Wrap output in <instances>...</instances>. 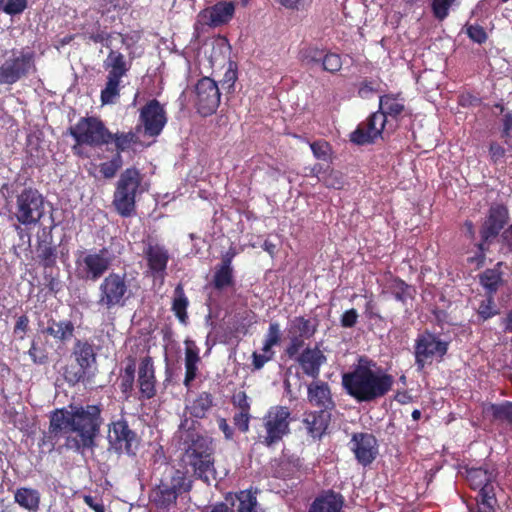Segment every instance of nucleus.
<instances>
[{"mask_svg": "<svg viewBox=\"0 0 512 512\" xmlns=\"http://www.w3.org/2000/svg\"><path fill=\"white\" fill-rule=\"evenodd\" d=\"M103 424L102 407L99 404L69 405L57 408L49 414L48 431L43 434L40 446L53 451L60 438H65V447L77 453L96 447Z\"/></svg>", "mask_w": 512, "mask_h": 512, "instance_id": "nucleus-1", "label": "nucleus"}, {"mask_svg": "<svg viewBox=\"0 0 512 512\" xmlns=\"http://www.w3.org/2000/svg\"><path fill=\"white\" fill-rule=\"evenodd\" d=\"M394 377L367 356H359L351 370L342 374L343 390L357 403H371L393 388Z\"/></svg>", "mask_w": 512, "mask_h": 512, "instance_id": "nucleus-2", "label": "nucleus"}, {"mask_svg": "<svg viewBox=\"0 0 512 512\" xmlns=\"http://www.w3.org/2000/svg\"><path fill=\"white\" fill-rule=\"evenodd\" d=\"M67 133L74 139L72 152L78 157H86L84 146L91 148L108 147L113 143L115 149L127 151L138 142V136L132 132H111L97 116L80 117L76 124L70 126ZM109 150V148H107Z\"/></svg>", "mask_w": 512, "mask_h": 512, "instance_id": "nucleus-3", "label": "nucleus"}, {"mask_svg": "<svg viewBox=\"0 0 512 512\" xmlns=\"http://www.w3.org/2000/svg\"><path fill=\"white\" fill-rule=\"evenodd\" d=\"M468 487L476 491L475 512H495L498 507L497 489H499V471L492 461L468 463L462 467Z\"/></svg>", "mask_w": 512, "mask_h": 512, "instance_id": "nucleus-4", "label": "nucleus"}, {"mask_svg": "<svg viewBox=\"0 0 512 512\" xmlns=\"http://www.w3.org/2000/svg\"><path fill=\"white\" fill-rule=\"evenodd\" d=\"M192 488V481L186 472L166 465L159 482L151 489L150 503L159 512H169L176 508L179 496Z\"/></svg>", "mask_w": 512, "mask_h": 512, "instance_id": "nucleus-5", "label": "nucleus"}, {"mask_svg": "<svg viewBox=\"0 0 512 512\" xmlns=\"http://www.w3.org/2000/svg\"><path fill=\"white\" fill-rule=\"evenodd\" d=\"M185 444L182 460L192 468L194 476L208 484L211 478L216 479L212 440L194 431H188Z\"/></svg>", "mask_w": 512, "mask_h": 512, "instance_id": "nucleus-6", "label": "nucleus"}, {"mask_svg": "<svg viewBox=\"0 0 512 512\" xmlns=\"http://www.w3.org/2000/svg\"><path fill=\"white\" fill-rule=\"evenodd\" d=\"M262 423L256 428V443L274 448L291 432V411L287 406H271L262 417Z\"/></svg>", "mask_w": 512, "mask_h": 512, "instance_id": "nucleus-7", "label": "nucleus"}, {"mask_svg": "<svg viewBox=\"0 0 512 512\" xmlns=\"http://www.w3.org/2000/svg\"><path fill=\"white\" fill-rule=\"evenodd\" d=\"M3 57L0 65V85H13L37 72V54L30 47L12 48Z\"/></svg>", "mask_w": 512, "mask_h": 512, "instance_id": "nucleus-8", "label": "nucleus"}, {"mask_svg": "<svg viewBox=\"0 0 512 512\" xmlns=\"http://www.w3.org/2000/svg\"><path fill=\"white\" fill-rule=\"evenodd\" d=\"M132 296L131 282L127 274L112 271L98 286L97 305L107 311L123 308Z\"/></svg>", "mask_w": 512, "mask_h": 512, "instance_id": "nucleus-9", "label": "nucleus"}, {"mask_svg": "<svg viewBox=\"0 0 512 512\" xmlns=\"http://www.w3.org/2000/svg\"><path fill=\"white\" fill-rule=\"evenodd\" d=\"M53 227L54 225L42 228V235L37 238L36 257L43 267L44 285L56 295L61 290V281L59 268L56 266L58 250L57 246L53 244Z\"/></svg>", "mask_w": 512, "mask_h": 512, "instance_id": "nucleus-10", "label": "nucleus"}, {"mask_svg": "<svg viewBox=\"0 0 512 512\" xmlns=\"http://www.w3.org/2000/svg\"><path fill=\"white\" fill-rule=\"evenodd\" d=\"M143 177L136 167L126 168L119 176L113 194L112 205L124 218L136 214V196L140 190Z\"/></svg>", "mask_w": 512, "mask_h": 512, "instance_id": "nucleus-11", "label": "nucleus"}, {"mask_svg": "<svg viewBox=\"0 0 512 512\" xmlns=\"http://www.w3.org/2000/svg\"><path fill=\"white\" fill-rule=\"evenodd\" d=\"M12 217L26 227L37 225L45 215V198L33 187H26L15 196Z\"/></svg>", "mask_w": 512, "mask_h": 512, "instance_id": "nucleus-12", "label": "nucleus"}, {"mask_svg": "<svg viewBox=\"0 0 512 512\" xmlns=\"http://www.w3.org/2000/svg\"><path fill=\"white\" fill-rule=\"evenodd\" d=\"M140 437L130 428L124 418L112 421L108 425V450L121 455L135 456L140 445Z\"/></svg>", "mask_w": 512, "mask_h": 512, "instance_id": "nucleus-13", "label": "nucleus"}, {"mask_svg": "<svg viewBox=\"0 0 512 512\" xmlns=\"http://www.w3.org/2000/svg\"><path fill=\"white\" fill-rule=\"evenodd\" d=\"M72 357L78 365L77 370L65 371V379L72 384L84 381L91 368L96 364L97 353L94 344L87 339H76L72 348Z\"/></svg>", "mask_w": 512, "mask_h": 512, "instance_id": "nucleus-14", "label": "nucleus"}, {"mask_svg": "<svg viewBox=\"0 0 512 512\" xmlns=\"http://www.w3.org/2000/svg\"><path fill=\"white\" fill-rule=\"evenodd\" d=\"M76 276L80 280L96 281L108 271L112 264L107 248L77 257Z\"/></svg>", "mask_w": 512, "mask_h": 512, "instance_id": "nucleus-15", "label": "nucleus"}, {"mask_svg": "<svg viewBox=\"0 0 512 512\" xmlns=\"http://www.w3.org/2000/svg\"><path fill=\"white\" fill-rule=\"evenodd\" d=\"M387 124L389 121L382 112H373L350 134V141L360 146L375 143L378 138H382Z\"/></svg>", "mask_w": 512, "mask_h": 512, "instance_id": "nucleus-16", "label": "nucleus"}, {"mask_svg": "<svg viewBox=\"0 0 512 512\" xmlns=\"http://www.w3.org/2000/svg\"><path fill=\"white\" fill-rule=\"evenodd\" d=\"M415 364L419 371L423 370L428 360L434 356L442 358L448 351V342L440 340L434 334L426 332L419 335L415 343Z\"/></svg>", "mask_w": 512, "mask_h": 512, "instance_id": "nucleus-17", "label": "nucleus"}, {"mask_svg": "<svg viewBox=\"0 0 512 512\" xmlns=\"http://www.w3.org/2000/svg\"><path fill=\"white\" fill-rule=\"evenodd\" d=\"M195 90L197 112L203 117L215 113L221 98L217 83L209 77H203L197 82Z\"/></svg>", "mask_w": 512, "mask_h": 512, "instance_id": "nucleus-18", "label": "nucleus"}, {"mask_svg": "<svg viewBox=\"0 0 512 512\" xmlns=\"http://www.w3.org/2000/svg\"><path fill=\"white\" fill-rule=\"evenodd\" d=\"M139 121L144 127L145 135H160L167 123L164 106L157 99L149 100L140 110Z\"/></svg>", "mask_w": 512, "mask_h": 512, "instance_id": "nucleus-19", "label": "nucleus"}, {"mask_svg": "<svg viewBox=\"0 0 512 512\" xmlns=\"http://www.w3.org/2000/svg\"><path fill=\"white\" fill-rule=\"evenodd\" d=\"M509 219V209L505 204L492 203L480 227V238L483 241H493L508 224Z\"/></svg>", "mask_w": 512, "mask_h": 512, "instance_id": "nucleus-20", "label": "nucleus"}, {"mask_svg": "<svg viewBox=\"0 0 512 512\" xmlns=\"http://www.w3.org/2000/svg\"><path fill=\"white\" fill-rule=\"evenodd\" d=\"M156 375L153 358L146 355L140 360L136 384L138 387V399L150 400L157 394L156 389Z\"/></svg>", "mask_w": 512, "mask_h": 512, "instance_id": "nucleus-21", "label": "nucleus"}, {"mask_svg": "<svg viewBox=\"0 0 512 512\" xmlns=\"http://www.w3.org/2000/svg\"><path fill=\"white\" fill-rule=\"evenodd\" d=\"M304 375L313 379L320 376L321 367L326 364L327 357L318 345L305 347L295 360Z\"/></svg>", "mask_w": 512, "mask_h": 512, "instance_id": "nucleus-22", "label": "nucleus"}, {"mask_svg": "<svg viewBox=\"0 0 512 512\" xmlns=\"http://www.w3.org/2000/svg\"><path fill=\"white\" fill-rule=\"evenodd\" d=\"M352 450L355 458L363 466L370 465L378 454L377 439L369 433H355L352 436Z\"/></svg>", "mask_w": 512, "mask_h": 512, "instance_id": "nucleus-23", "label": "nucleus"}, {"mask_svg": "<svg viewBox=\"0 0 512 512\" xmlns=\"http://www.w3.org/2000/svg\"><path fill=\"white\" fill-rule=\"evenodd\" d=\"M307 399L311 405L327 412L336 407L331 388L325 381L317 380L310 383L307 387Z\"/></svg>", "mask_w": 512, "mask_h": 512, "instance_id": "nucleus-24", "label": "nucleus"}, {"mask_svg": "<svg viewBox=\"0 0 512 512\" xmlns=\"http://www.w3.org/2000/svg\"><path fill=\"white\" fill-rule=\"evenodd\" d=\"M344 504L345 499L341 493L328 489L315 497L308 512H342Z\"/></svg>", "mask_w": 512, "mask_h": 512, "instance_id": "nucleus-25", "label": "nucleus"}, {"mask_svg": "<svg viewBox=\"0 0 512 512\" xmlns=\"http://www.w3.org/2000/svg\"><path fill=\"white\" fill-rule=\"evenodd\" d=\"M302 468V461L296 455H282L271 462L273 477L279 479L294 478Z\"/></svg>", "mask_w": 512, "mask_h": 512, "instance_id": "nucleus-26", "label": "nucleus"}, {"mask_svg": "<svg viewBox=\"0 0 512 512\" xmlns=\"http://www.w3.org/2000/svg\"><path fill=\"white\" fill-rule=\"evenodd\" d=\"M504 263L499 261L492 268H487L478 274V281L483 288L485 295H496L499 289L505 284L502 271Z\"/></svg>", "mask_w": 512, "mask_h": 512, "instance_id": "nucleus-27", "label": "nucleus"}, {"mask_svg": "<svg viewBox=\"0 0 512 512\" xmlns=\"http://www.w3.org/2000/svg\"><path fill=\"white\" fill-rule=\"evenodd\" d=\"M330 421V412L319 410L305 413L302 423L307 433L312 438L316 439L321 438L325 434Z\"/></svg>", "mask_w": 512, "mask_h": 512, "instance_id": "nucleus-28", "label": "nucleus"}, {"mask_svg": "<svg viewBox=\"0 0 512 512\" xmlns=\"http://www.w3.org/2000/svg\"><path fill=\"white\" fill-rule=\"evenodd\" d=\"M235 12V6L232 2L220 1L212 7L205 9L202 15L207 19V24L217 27L228 23Z\"/></svg>", "mask_w": 512, "mask_h": 512, "instance_id": "nucleus-29", "label": "nucleus"}, {"mask_svg": "<svg viewBox=\"0 0 512 512\" xmlns=\"http://www.w3.org/2000/svg\"><path fill=\"white\" fill-rule=\"evenodd\" d=\"M143 253L147 260V265L153 274H160L166 270L169 253L164 246L148 243Z\"/></svg>", "mask_w": 512, "mask_h": 512, "instance_id": "nucleus-30", "label": "nucleus"}, {"mask_svg": "<svg viewBox=\"0 0 512 512\" xmlns=\"http://www.w3.org/2000/svg\"><path fill=\"white\" fill-rule=\"evenodd\" d=\"M185 348V377L183 384L186 388L191 387V383L195 380L198 373V363L201 358L199 356V349L194 341H186Z\"/></svg>", "mask_w": 512, "mask_h": 512, "instance_id": "nucleus-31", "label": "nucleus"}, {"mask_svg": "<svg viewBox=\"0 0 512 512\" xmlns=\"http://www.w3.org/2000/svg\"><path fill=\"white\" fill-rule=\"evenodd\" d=\"M385 278L389 283L388 289L397 301L405 304L408 299L414 298L415 289L401 278L394 276L391 271L385 273Z\"/></svg>", "mask_w": 512, "mask_h": 512, "instance_id": "nucleus-32", "label": "nucleus"}, {"mask_svg": "<svg viewBox=\"0 0 512 512\" xmlns=\"http://www.w3.org/2000/svg\"><path fill=\"white\" fill-rule=\"evenodd\" d=\"M45 332L52 336L56 341L65 344L73 338L75 326L71 320L66 319L56 321L54 319H50Z\"/></svg>", "mask_w": 512, "mask_h": 512, "instance_id": "nucleus-33", "label": "nucleus"}, {"mask_svg": "<svg viewBox=\"0 0 512 512\" xmlns=\"http://www.w3.org/2000/svg\"><path fill=\"white\" fill-rule=\"evenodd\" d=\"M104 68L108 70V76L122 79L129 72L131 63L126 61L125 56L121 52L110 50L104 61Z\"/></svg>", "mask_w": 512, "mask_h": 512, "instance_id": "nucleus-34", "label": "nucleus"}, {"mask_svg": "<svg viewBox=\"0 0 512 512\" xmlns=\"http://www.w3.org/2000/svg\"><path fill=\"white\" fill-rule=\"evenodd\" d=\"M189 306V299L185 294L184 287L181 283L177 284L172 298L171 310L175 317L181 324L186 325L188 323L187 309Z\"/></svg>", "mask_w": 512, "mask_h": 512, "instance_id": "nucleus-35", "label": "nucleus"}, {"mask_svg": "<svg viewBox=\"0 0 512 512\" xmlns=\"http://www.w3.org/2000/svg\"><path fill=\"white\" fill-rule=\"evenodd\" d=\"M40 493L29 487H20L14 493V501L21 508L36 512L40 505Z\"/></svg>", "mask_w": 512, "mask_h": 512, "instance_id": "nucleus-36", "label": "nucleus"}, {"mask_svg": "<svg viewBox=\"0 0 512 512\" xmlns=\"http://www.w3.org/2000/svg\"><path fill=\"white\" fill-rule=\"evenodd\" d=\"M214 406V397L210 392L203 391L197 395V397L187 405L186 409L190 415L197 419H203L206 417L209 410Z\"/></svg>", "mask_w": 512, "mask_h": 512, "instance_id": "nucleus-37", "label": "nucleus"}, {"mask_svg": "<svg viewBox=\"0 0 512 512\" xmlns=\"http://www.w3.org/2000/svg\"><path fill=\"white\" fill-rule=\"evenodd\" d=\"M483 412L491 417L493 422L507 423L512 425V402L490 403L483 408Z\"/></svg>", "mask_w": 512, "mask_h": 512, "instance_id": "nucleus-38", "label": "nucleus"}, {"mask_svg": "<svg viewBox=\"0 0 512 512\" xmlns=\"http://www.w3.org/2000/svg\"><path fill=\"white\" fill-rule=\"evenodd\" d=\"M235 498L238 501L236 512H265L258 503L256 491L253 492L251 489L240 490L235 493Z\"/></svg>", "mask_w": 512, "mask_h": 512, "instance_id": "nucleus-39", "label": "nucleus"}, {"mask_svg": "<svg viewBox=\"0 0 512 512\" xmlns=\"http://www.w3.org/2000/svg\"><path fill=\"white\" fill-rule=\"evenodd\" d=\"M404 110V104L393 94L382 95L379 99V110L377 112H382L386 120H388V117L397 120Z\"/></svg>", "mask_w": 512, "mask_h": 512, "instance_id": "nucleus-40", "label": "nucleus"}, {"mask_svg": "<svg viewBox=\"0 0 512 512\" xmlns=\"http://www.w3.org/2000/svg\"><path fill=\"white\" fill-rule=\"evenodd\" d=\"M317 332V323H312L310 319L303 316H297L290 321L288 334L312 338Z\"/></svg>", "mask_w": 512, "mask_h": 512, "instance_id": "nucleus-41", "label": "nucleus"}, {"mask_svg": "<svg viewBox=\"0 0 512 512\" xmlns=\"http://www.w3.org/2000/svg\"><path fill=\"white\" fill-rule=\"evenodd\" d=\"M326 49L313 43H303L298 51V60L305 65L320 64Z\"/></svg>", "mask_w": 512, "mask_h": 512, "instance_id": "nucleus-42", "label": "nucleus"}, {"mask_svg": "<svg viewBox=\"0 0 512 512\" xmlns=\"http://www.w3.org/2000/svg\"><path fill=\"white\" fill-rule=\"evenodd\" d=\"M121 78L107 75L105 87L101 90L100 99L103 105L112 104L120 95Z\"/></svg>", "mask_w": 512, "mask_h": 512, "instance_id": "nucleus-43", "label": "nucleus"}, {"mask_svg": "<svg viewBox=\"0 0 512 512\" xmlns=\"http://www.w3.org/2000/svg\"><path fill=\"white\" fill-rule=\"evenodd\" d=\"M212 285L218 291L233 287L235 285L234 270H226L216 266Z\"/></svg>", "mask_w": 512, "mask_h": 512, "instance_id": "nucleus-44", "label": "nucleus"}, {"mask_svg": "<svg viewBox=\"0 0 512 512\" xmlns=\"http://www.w3.org/2000/svg\"><path fill=\"white\" fill-rule=\"evenodd\" d=\"M116 153L111 157L109 161L103 162L99 165V170L101 175L105 179H111L116 176L119 169L123 166V160L121 153L123 151H119L115 149Z\"/></svg>", "mask_w": 512, "mask_h": 512, "instance_id": "nucleus-45", "label": "nucleus"}, {"mask_svg": "<svg viewBox=\"0 0 512 512\" xmlns=\"http://www.w3.org/2000/svg\"><path fill=\"white\" fill-rule=\"evenodd\" d=\"M320 64L323 71L336 74L341 70L343 62L340 54L326 49Z\"/></svg>", "mask_w": 512, "mask_h": 512, "instance_id": "nucleus-46", "label": "nucleus"}, {"mask_svg": "<svg viewBox=\"0 0 512 512\" xmlns=\"http://www.w3.org/2000/svg\"><path fill=\"white\" fill-rule=\"evenodd\" d=\"M288 340L289 342L284 353L289 359L296 360L297 356L304 349L305 341L309 340V338L288 334Z\"/></svg>", "mask_w": 512, "mask_h": 512, "instance_id": "nucleus-47", "label": "nucleus"}, {"mask_svg": "<svg viewBox=\"0 0 512 512\" xmlns=\"http://www.w3.org/2000/svg\"><path fill=\"white\" fill-rule=\"evenodd\" d=\"M319 181H321L327 188L342 189L344 186L342 173L334 169L324 171L323 175L319 177Z\"/></svg>", "mask_w": 512, "mask_h": 512, "instance_id": "nucleus-48", "label": "nucleus"}, {"mask_svg": "<svg viewBox=\"0 0 512 512\" xmlns=\"http://www.w3.org/2000/svg\"><path fill=\"white\" fill-rule=\"evenodd\" d=\"M485 299L481 301L477 309L478 315L483 319L487 320L495 316L498 311L495 309L494 295H485Z\"/></svg>", "mask_w": 512, "mask_h": 512, "instance_id": "nucleus-49", "label": "nucleus"}, {"mask_svg": "<svg viewBox=\"0 0 512 512\" xmlns=\"http://www.w3.org/2000/svg\"><path fill=\"white\" fill-rule=\"evenodd\" d=\"M455 0H433L432 13L436 19L443 21L449 14V9Z\"/></svg>", "mask_w": 512, "mask_h": 512, "instance_id": "nucleus-50", "label": "nucleus"}, {"mask_svg": "<svg viewBox=\"0 0 512 512\" xmlns=\"http://www.w3.org/2000/svg\"><path fill=\"white\" fill-rule=\"evenodd\" d=\"M119 380V389L124 400L128 401L134 395L135 377L120 373Z\"/></svg>", "mask_w": 512, "mask_h": 512, "instance_id": "nucleus-51", "label": "nucleus"}, {"mask_svg": "<svg viewBox=\"0 0 512 512\" xmlns=\"http://www.w3.org/2000/svg\"><path fill=\"white\" fill-rule=\"evenodd\" d=\"M310 148L315 158L319 160H328L331 154V145L325 140L314 141Z\"/></svg>", "mask_w": 512, "mask_h": 512, "instance_id": "nucleus-52", "label": "nucleus"}, {"mask_svg": "<svg viewBox=\"0 0 512 512\" xmlns=\"http://www.w3.org/2000/svg\"><path fill=\"white\" fill-rule=\"evenodd\" d=\"M28 354L34 364L43 365L48 362V353L44 347H39L35 341H32Z\"/></svg>", "mask_w": 512, "mask_h": 512, "instance_id": "nucleus-53", "label": "nucleus"}, {"mask_svg": "<svg viewBox=\"0 0 512 512\" xmlns=\"http://www.w3.org/2000/svg\"><path fill=\"white\" fill-rule=\"evenodd\" d=\"M233 424L241 432L247 433L250 427L251 412L238 411L233 415Z\"/></svg>", "mask_w": 512, "mask_h": 512, "instance_id": "nucleus-54", "label": "nucleus"}, {"mask_svg": "<svg viewBox=\"0 0 512 512\" xmlns=\"http://www.w3.org/2000/svg\"><path fill=\"white\" fill-rule=\"evenodd\" d=\"M264 342L277 346L281 342V330L278 322H271L268 327L267 334L265 335Z\"/></svg>", "mask_w": 512, "mask_h": 512, "instance_id": "nucleus-55", "label": "nucleus"}, {"mask_svg": "<svg viewBox=\"0 0 512 512\" xmlns=\"http://www.w3.org/2000/svg\"><path fill=\"white\" fill-rule=\"evenodd\" d=\"M488 152L492 164H498L506 156V149L497 141L490 142Z\"/></svg>", "mask_w": 512, "mask_h": 512, "instance_id": "nucleus-56", "label": "nucleus"}, {"mask_svg": "<svg viewBox=\"0 0 512 512\" xmlns=\"http://www.w3.org/2000/svg\"><path fill=\"white\" fill-rule=\"evenodd\" d=\"M232 405L239 411L251 412V404L245 391H239L231 399Z\"/></svg>", "mask_w": 512, "mask_h": 512, "instance_id": "nucleus-57", "label": "nucleus"}, {"mask_svg": "<svg viewBox=\"0 0 512 512\" xmlns=\"http://www.w3.org/2000/svg\"><path fill=\"white\" fill-rule=\"evenodd\" d=\"M468 37L475 43L483 44L487 40V33L480 25H470L467 28Z\"/></svg>", "mask_w": 512, "mask_h": 512, "instance_id": "nucleus-58", "label": "nucleus"}, {"mask_svg": "<svg viewBox=\"0 0 512 512\" xmlns=\"http://www.w3.org/2000/svg\"><path fill=\"white\" fill-rule=\"evenodd\" d=\"M27 0H7L3 6V11L8 15H17L27 8Z\"/></svg>", "mask_w": 512, "mask_h": 512, "instance_id": "nucleus-59", "label": "nucleus"}, {"mask_svg": "<svg viewBox=\"0 0 512 512\" xmlns=\"http://www.w3.org/2000/svg\"><path fill=\"white\" fill-rule=\"evenodd\" d=\"M358 320V312L356 309L351 308L346 310L340 318V324L343 328H352L356 325Z\"/></svg>", "mask_w": 512, "mask_h": 512, "instance_id": "nucleus-60", "label": "nucleus"}, {"mask_svg": "<svg viewBox=\"0 0 512 512\" xmlns=\"http://www.w3.org/2000/svg\"><path fill=\"white\" fill-rule=\"evenodd\" d=\"M491 242L492 241H483L481 239V241L477 244L478 253L474 257L469 258V262H476L477 266H482L486 258L485 252L488 250V246Z\"/></svg>", "mask_w": 512, "mask_h": 512, "instance_id": "nucleus-61", "label": "nucleus"}, {"mask_svg": "<svg viewBox=\"0 0 512 512\" xmlns=\"http://www.w3.org/2000/svg\"><path fill=\"white\" fill-rule=\"evenodd\" d=\"M112 37V33H107L104 30H98L96 33H92L89 35V39L94 43H101L105 47L110 48L111 43L110 39Z\"/></svg>", "mask_w": 512, "mask_h": 512, "instance_id": "nucleus-62", "label": "nucleus"}, {"mask_svg": "<svg viewBox=\"0 0 512 512\" xmlns=\"http://www.w3.org/2000/svg\"><path fill=\"white\" fill-rule=\"evenodd\" d=\"M377 89L374 85V82L373 81H370V80H363L360 84H359V87H358V96L360 98H368L371 94H373L374 92H376Z\"/></svg>", "mask_w": 512, "mask_h": 512, "instance_id": "nucleus-63", "label": "nucleus"}, {"mask_svg": "<svg viewBox=\"0 0 512 512\" xmlns=\"http://www.w3.org/2000/svg\"><path fill=\"white\" fill-rule=\"evenodd\" d=\"M29 330V318L27 315H21L17 318L15 326H14V334L20 335V338L23 339L24 334Z\"/></svg>", "mask_w": 512, "mask_h": 512, "instance_id": "nucleus-64", "label": "nucleus"}]
</instances>
